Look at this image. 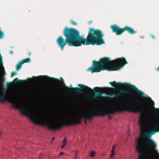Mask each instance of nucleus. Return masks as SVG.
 <instances>
[{
	"mask_svg": "<svg viewBox=\"0 0 159 159\" xmlns=\"http://www.w3.org/2000/svg\"><path fill=\"white\" fill-rule=\"evenodd\" d=\"M109 83L111 84L112 87H114L122 86L128 87L129 89V90L122 89L120 90L121 93L127 94L130 93L131 92H134L135 94L141 96L142 98L145 102L143 105H141V106H138V105L132 104L125 107V108L123 107H118L116 110V111H126L135 113H139L141 116L140 117L139 125L141 130L143 131H145L146 127L145 117L150 113L152 109H153V112L155 117L154 128L151 131L146 132L149 133L152 135L159 132V108H154V103L149 96H142L145 93L141 90H139L135 85H133L127 83H122L120 82H116L115 81L110 82Z\"/></svg>",
	"mask_w": 159,
	"mask_h": 159,
	"instance_id": "1",
	"label": "nucleus"
},
{
	"mask_svg": "<svg viewBox=\"0 0 159 159\" xmlns=\"http://www.w3.org/2000/svg\"><path fill=\"white\" fill-rule=\"evenodd\" d=\"M63 34L65 37V40L62 36L58 37L57 42L59 46L63 50L64 47L67 44L69 46L79 47L82 44L86 45L96 44L100 45L104 44L102 39L104 34L101 30H94L93 28H90L86 39L80 36L79 31L76 29L66 27L63 31Z\"/></svg>",
	"mask_w": 159,
	"mask_h": 159,
	"instance_id": "2",
	"label": "nucleus"
},
{
	"mask_svg": "<svg viewBox=\"0 0 159 159\" xmlns=\"http://www.w3.org/2000/svg\"><path fill=\"white\" fill-rule=\"evenodd\" d=\"M116 112L114 109L107 110L99 108L94 110L93 112H89L83 116L80 115L73 118L68 119L61 122L48 121L44 116H41L36 110L30 109V119L34 124L47 127L48 129L55 130L60 129L64 125L70 126L78 124L81 122L82 118L91 120L94 117L104 116L109 114H114Z\"/></svg>",
	"mask_w": 159,
	"mask_h": 159,
	"instance_id": "3",
	"label": "nucleus"
},
{
	"mask_svg": "<svg viewBox=\"0 0 159 159\" xmlns=\"http://www.w3.org/2000/svg\"><path fill=\"white\" fill-rule=\"evenodd\" d=\"M152 134L145 132L141 134L142 137L137 139L136 148L139 153L138 159H159V153L157 149V144L151 139Z\"/></svg>",
	"mask_w": 159,
	"mask_h": 159,
	"instance_id": "4",
	"label": "nucleus"
},
{
	"mask_svg": "<svg viewBox=\"0 0 159 159\" xmlns=\"http://www.w3.org/2000/svg\"><path fill=\"white\" fill-rule=\"evenodd\" d=\"M125 59L121 57L111 61L110 58L104 57L97 61H93V66L89 69L92 73L100 72L102 70H118L127 64Z\"/></svg>",
	"mask_w": 159,
	"mask_h": 159,
	"instance_id": "5",
	"label": "nucleus"
},
{
	"mask_svg": "<svg viewBox=\"0 0 159 159\" xmlns=\"http://www.w3.org/2000/svg\"><path fill=\"white\" fill-rule=\"evenodd\" d=\"M55 82L58 83L60 82L61 84H62V86L64 87V89L66 91L68 92H72L73 93H82L83 92V90L85 91L91 92H94L96 93V95H91V97L92 98L95 99L97 97H101L102 96V94L103 93H107V92L110 91V90H114V89L113 88H109L107 87H95L94 88L93 90L91 89L89 87L85 85L84 84H79L77 85L81 89L78 87L73 88L70 87V88L65 86L64 85L63 80L61 79L60 80L59 79L55 78H52Z\"/></svg>",
	"mask_w": 159,
	"mask_h": 159,
	"instance_id": "6",
	"label": "nucleus"
},
{
	"mask_svg": "<svg viewBox=\"0 0 159 159\" xmlns=\"http://www.w3.org/2000/svg\"><path fill=\"white\" fill-rule=\"evenodd\" d=\"M4 81V79H2L0 81V89L2 92V94L0 95V100L2 102L5 101L4 98L6 96L5 89L3 88L4 87L3 85Z\"/></svg>",
	"mask_w": 159,
	"mask_h": 159,
	"instance_id": "7",
	"label": "nucleus"
},
{
	"mask_svg": "<svg viewBox=\"0 0 159 159\" xmlns=\"http://www.w3.org/2000/svg\"><path fill=\"white\" fill-rule=\"evenodd\" d=\"M111 27L113 32L116 33V35H120L125 31L124 28H120L116 25H111Z\"/></svg>",
	"mask_w": 159,
	"mask_h": 159,
	"instance_id": "8",
	"label": "nucleus"
},
{
	"mask_svg": "<svg viewBox=\"0 0 159 159\" xmlns=\"http://www.w3.org/2000/svg\"><path fill=\"white\" fill-rule=\"evenodd\" d=\"M124 28L125 31L127 30L128 32L130 34H133L136 32V31H134L132 28L130 27L127 26H125Z\"/></svg>",
	"mask_w": 159,
	"mask_h": 159,
	"instance_id": "9",
	"label": "nucleus"
},
{
	"mask_svg": "<svg viewBox=\"0 0 159 159\" xmlns=\"http://www.w3.org/2000/svg\"><path fill=\"white\" fill-rule=\"evenodd\" d=\"M3 61H2V57L1 56V53H0V66H2V68L3 70V72L4 74H5V71H4V68L3 66Z\"/></svg>",
	"mask_w": 159,
	"mask_h": 159,
	"instance_id": "10",
	"label": "nucleus"
},
{
	"mask_svg": "<svg viewBox=\"0 0 159 159\" xmlns=\"http://www.w3.org/2000/svg\"><path fill=\"white\" fill-rule=\"evenodd\" d=\"M24 81V80H18V78H15L12 81L11 83H13V84H16L17 83L21 82Z\"/></svg>",
	"mask_w": 159,
	"mask_h": 159,
	"instance_id": "11",
	"label": "nucleus"
},
{
	"mask_svg": "<svg viewBox=\"0 0 159 159\" xmlns=\"http://www.w3.org/2000/svg\"><path fill=\"white\" fill-rule=\"evenodd\" d=\"M23 64V63L21 61H20L16 66V70H18L20 69V68L21 67L22 65Z\"/></svg>",
	"mask_w": 159,
	"mask_h": 159,
	"instance_id": "12",
	"label": "nucleus"
},
{
	"mask_svg": "<svg viewBox=\"0 0 159 159\" xmlns=\"http://www.w3.org/2000/svg\"><path fill=\"white\" fill-rule=\"evenodd\" d=\"M121 96V94L120 93H116L115 94L113 99H118Z\"/></svg>",
	"mask_w": 159,
	"mask_h": 159,
	"instance_id": "13",
	"label": "nucleus"
},
{
	"mask_svg": "<svg viewBox=\"0 0 159 159\" xmlns=\"http://www.w3.org/2000/svg\"><path fill=\"white\" fill-rule=\"evenodd\" d=\"M31 61V60L30 58H28L25 59H23L21 61L23 64L24 63L26 62H29Z\"/></svg>",
	"mask_w": 159,
	"mask_h": 159,
	"instance_id": "14",
	"label": "nucleus"
},
{
	"mask_svg": "<svg viewBox=\"0 0 159 159\" xmlns=\"http://www.w3.org/2000/svg\"><path fill=\"white\" fill-rule=\"evenodd\" d=\"M36 78H41V79H44L45 78L50 79V78L48 77L47 75H44V76L40 75L39 76H37L36 77Z\"/></svg>",
	"mask_w": 159,
	"mask_h": 159,
	"instance_id": "15",
	"label": "nucleus"
},
{
	"mask_svg": "<svg viewBox=\"0 0 159 159\" xmlns=\"http://www.w3.org/2000/svg\"><path fill=\"white\" fill-rule=\"evenodd\" d=\"M95 154V152L93 150L91 151L90 153V156L92 157H94Z\"/></svg>",
	"mask_w": 159,
	"mask_h": 159,
	"instance_id": "16",
	"label": "nucleus"
},
{
	"mask_svg": "<svg viewBox=\"0 0 159 159\" xmlns=\"http://www.w3.org/2000/svg\"><path fill=\"white\" fill-rule=\"evenodd\" d=\"M12 85V83L11 82H8L6 84V86L7 87H11Z\"/></svg>",
	"mask_w": 159,
	"mask_h": 159,
	"instance_id": "17",
	"label": "nucleus"
},
{
	"mask_svg": "<svg viewBox=\"0 0 159 159\" xmlns=\"http://www.w3.org/2000/svg\"><path fill=\"white\" fill-rule=\"evenodd\" d=\"M4 33L0 30V39H2Z\"/></svg>",
	"mask_w": 159,
	"mask_h": 159,
	"instance_id": "18",
	"label": "nucleus"
},
{
	"mask_svg": "<svg viewBox=\"0 0 159 159\" xmlns=\"http://www.w3.org/2000/svg\"><path fill=\"white\" fill-rule=\"evenodd\" d=\"M134 100L137 103V104H140L139 103H140V101L139 99L138 98H135L134 99Z\"/></svg>",
	"mask_w": 159,
	"mask_h": 159,
	"instance_id": "19",
	"label": "nucleus"
},
{
	"mask_svg": "<svg viewBox=\"0 0 159 159\" xmlns=\"http://www.w3.org/2000/svg\"><path fill=\"white\" fill-rule=\"evenodd\" d=\"M67 141L66 140V138H65L63 141L62 143L64 145H66L67 143Z\"/></svg>",
	"mask_w": 159,
	"mask_h": 159,
	"instance_id": "20",
	"label": "nucleus"
},
{
	"mask_svg": "<svg viewBox=\"0 0 159 159\" xmlns=\"http://www.w3.org/2000/svg\"><path fill=\"white\" fill-rule=\"evenodd\" d=\"M70 23L71 24H73L75 25H77V23L76 22L73 21L72 20H71L70 21Z\"/></svg>",
	"mask_w": 159,
	"mask_h": 159,
	"instance_id": "21",
	"label": "nucleus"
},
{
	"mask_svg": "<svg viewBox=\"0 0 159 159\" xmlns=\"http://www.w3.org/2000/svg\"><path fill=\"white\" fill-rule=\"evenodd\" d=\"M16 74H17V73L16 72H15V71H13L11 73V77H12L14 75H15Z\"/></svg>",
	"mask_w": 159,
	"mask_h": 159,
	"instance_id": "22",
	"label": "nucleus"
},
{
	"mask_svg": "<svg viewBox=\"0 0 159 159\" xmlns=\"http://www.w3.org/2000/svg\"><path fill=\"white\" fill-rule=\"evenodd\" d=\"M115 154V152H111V154L110 155V156L111 158H112L114 156Z\"/></svg>",
	"mask_w": 159,
	"mask_h": 159,
	"instance_id": "23",
	"label": "nucleus"
},
{
	"mask_svg": "<svg viewBox=\"0 0 159 159\" xmlns=\"http://www.w3.org/2000/svg\"><path fill=\"white\" fill-rule=\"evenodd\" d=\"M107 94L110 96H112L113 95V93L112 92H109V93L108 94Z\"/></svg>",
	"mask_w": 159,
	"mask_h": 159,
	"instance_id": "24",
	"label": "nucleus"
},
{
	"mask_svg": "<svg viewBox=\"0 0 159 159\" xmlns=\"http://www.w3.org/2000/svg\"><path fill=\"white\" fill-rule=\"evenodd\" d=\"M115 145H114L113 147H112V150L111 151V152H115Z\"/></svg>",
	"mask_w": 159,
	"mask_h": 159,
	"instance_id": "25",
	"label": "nucleus"
},
{
	"mask_svg": "<svg viewBox=\"0 0 159 159\" xmlns=\"http://www.w3.org/2000/svg\"><path fill=\"white\" fill-rule=\"evenodd\" d=\"M151 37L153 39H155V36L154 35H153V34H151Z\"/></svg>",
	"mask_w": 159,
	"mask_h": 159,
	"instance_id": "26",
	"label": "nucleus"
},
{
	"mask_svg": "<svg viewBox=\"0 0 159 159\" xmlns=\"http://www.w3.org/2000/svg\"><path fill=\"white\" fill-rule=\"evenodd\" d=\"M55 139V137H53L52 138V139L51 141V143H52L53 141Z\"/></svg>",
	"mask_w": 159,
	"mask_h": 159,
	"instance_id": "27",
	"label": "nucleus"
},
{
	"mask_svg": "<svg viewBox=\"0 0 159 159\" xmlns=\"http://www.w3.org/2000/svg\"><path fill=\"white\" fill-rule=\"evenodd\" d=\"M64 154V152H61L60 153V155H63Z\"/></svg>",
	"mask_w": 159,
	"mask_h": 159,
	"instance_id": "28",
	"label": "nucleus"
},
{
	"mask_svg": "<svg viewBox=\"0 0 159 159\" xmlns=\"http://www.w3.org/2000/svg\"><path fill=\"white\" fill-rule=\"evenodd\" d=\"M10 53L11 54H12L13 53V52L11 50L10 51Z\"/></svg>",
	"mask_w": 159,
	"mask_h": 159,
	"instance_id": "29",
	"label": "nucleus"
},
{
	"mask_svg": "<svg viewBox=\"0 0 159 159\" xmlns=\"http://www.w3.org/2000/svg\"><path fill=\"white\" fill-rule=\"evenodd\" d=\"M77 156V153H76L75 154V158H76Z\"/></svg>",
	"mask_w": 159,
	"mask_h": 159,
	"instance_id": "30",
	"label": "nucleus"
},
{
	"mask_svg": "<svg viewBox=\"0 0 159 159\" xmlns=\"http://www.w3.org/2000/svg\"><path fill=\"white\" fill-rule=\"evenodd\" d=\"M28 54L29 56H30L31 54V52H29Z\"/></svg>",
	"mask_w": 159,
	"mask_h": 159,
	"instance_id": "31",
	"label": "nucleus"
},
{
	"mask_svg": "<svg viewBox=\"0 0 159 159\" xmlns=\"http://www.w3.org/2000/svg\"><path fill=\"white\" fill-rule=\"evenodd\" d=\"M65 145H64L63 144L61 148L62 149L64 148V147Z\"/></svg>",
	"mask_w": 159,
	"mask_h": 159,
	"instance_id": "32",
	"label": "nucleus"
},
{
	"mask_svg": "<svg viewBox=\"0 0 159 159\" xmlns=\"http://www.w3.org/2000/svg\"><path fill=\"white\" fill-rule=\"evenodd\" d=\"M36 78V77L35 76H33L32 77V79H35Z\"/></svg>",
	"mask_w": 159,
	"mask_h": 159,
	"instance_id": "33",
	"label": "nucleus"
},
{
	"mask_svg": "<svg viewBox=\"0 0 159 159\" xmlns=\"http://www.w3.org/2000/svg\"><path fill=\"white\" fill-rule=\"evenodd\" d=\"M85 124H87V123H86V121H85Z\"/></svg>",
	"mask_w": 159,
	"mask_h": 159,
	"instance_id": "34",
	"label": "nucleus"
},
{
	"mask_svg": "<svg viewBox=\"0 0 159 159\" xmlns=\"http://www.w3.org/2000/svg\"><path fill=\"white\" fill-rule=\"evenodd\" d=\"M107 98H110V97H107Z\"/></svg>",
	"mask_w": 159,
	"mask_h": 159,
	"instance_id": "35",
	"label": "nucleus"
},
{
	"mask_svg": "<svg viewBox=\"0 0 159 159\" xmlns=\"http://www.w3.org/2000/svg\"><path fill=\"white\" fill-rule=\"evenodd\" d=\"M75 159H76V158H75Z\"/></svg>",
	"mask_w": 159,
	"mask_h": 159,
	"instance_id": "36",
	"label": "nucleus"
}]
</instances>
